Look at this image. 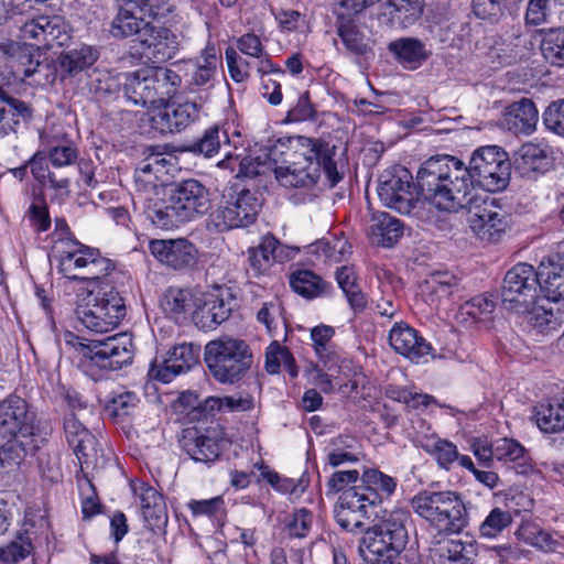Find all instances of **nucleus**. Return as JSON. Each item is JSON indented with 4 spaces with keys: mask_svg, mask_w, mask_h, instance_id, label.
Instances as JSON below:
<instances>
[{
    "mask_svg": "<svg viewBox=\"0 0 564 564\" xmlns=\"http://www.w3.org/2000/svg\"><path fill=\"white\" fill-rule=\"evenodd\" d=\"M335 153L336 147L324 139L295 135L279 139L263 158L226 153L218 166L232 172L237 169L238 177L252 178L273 173L284 187H310L324 172L330 186H335L341 178Z\"/></svg>",
    "mask_w": 564,
    "mask_h": 564,
    "instance_id": "f257e3e1",
    "label": "nucleus"
},
{
    "mask_svg": "<svg viewBox=\"0 0 564 564\" xmlns=\"http://www.w3.org/2000/svg\"><path fill=\"white\" fill-rule=\"evenodd\" d=\"M510 175L509 155L497 145L477 149L468 167L454 156L437 155L426 160L417 171L421 188L432 197L437 209L445 212L465 204L464 198L475 185L490 193L503 191Z\"/></svg>",
    "mask_w": 564,
    "mask_h": 564,
    "instance_id": "f03ea898",
    "label": "nucleus"
},
{
    "mask_svg": "<svg viewBox=\"0 0 564 564\" xmlns=\"http://www.w3.org/2000/svg\"><path fill=\"white\" fill-rule=\"evenodd\" d=\"M210 189L196 178L171 184L167 196L148 209V218L159 228L171 229L196 220L212 209Z\"/></svg>",
    "mask_w": 564,
    "mask_h": 564,
    "instance_id": "7ed1b4c3",
    "label": "nucleus"
},
{
    "mask_svg": "<svg viewBox=\"0 0 564 564\" xmlns=\"http://www.w3.org/2000/svg\"><path fill=\"white\" fill-rule=\"evenodd\" d=\"M378 195L386 206L419 219H429L426 214L431 207L437 208L432 197L421 188L419 180L414 183L405 167L384 172L379 180Z\"/></svg>",
    "mask_w": 564,
    "mask_h": 564,
    "instance_id": "20e7f679",
    "label": "nucleus"
},
{
    "mask_svg": "<svg viewBox=\"0 0 564 564\" xmlns=\"http://www.w3.org/2000/svg\"><path fill=\"white\" fill-rule=\"evenodd\" d=\"M75 313L87 329L101 334L116 328L126 316L127 308L113 284L106 283L88 289Z\"/></svg>",
    "mask_w": 564,
    "mask_h": 564,
    "instance_id": "39448f33",
    "label": "nucleus"
},
{
    "mask_svg": "<svg viewBox=\"0 0 564 564\" xmlns=\"http://www.w3.org/2000/svg\"><path fill=\"white\" fill-rule=\"evenodd\" d=\"M182 84L181 76L167 67H144L124 75V96L141 107L169 101Z\"/></svg>",
    "mask_w": 564,
    "mask_h": 564,
    "instance_id": "423d86ee",
    "label": "nucleus"
},
{
    "mask_svg": "<svg viewBox=\"0 0 564 564\" xmlns=\"http://www.w3.org/2000/svg\"><path fill=\"white\" fill-rule=\"evenodd\" d=\"M204 360L210 376L219 383L240 381L253 362L250 347L242 339L220 337L205 346Z\"/></svg>",
    "mask_w": 564,
    "mask_h": 564,
    "instance_id": "0eeeda50",
    "label": "nucleus"
},
{
    "mask_svg": "<svg viewBox=\"0 0 564 564\" xmlns=\"http://www.w3.org/2000/svg\"><path fill=\"white\" fill-rule=\"evenodd\" d=\"M262 207L260 195L247 188L239 192L230 188L217 207L208 214L206 227L209 231L225 232L253 224Z\"/></svg>",
    "mask_w": 564,
    "mask_h": 564,
    "instance_id": "6e6552de",
    "label": "nucleus"
},
{
    "mask_svg": "<svg viewBox=\"0 0 564 564\" xmlns=\"http://www.w3.org/2000/svg\"><path fill=\"white\" fill-rule=\"evenodd\" d=\"M69 250L59 254L58 271L69 280L88 281L89 288H97L109 280V274L115 270L111 260L102 257L98 249L90 248L78 241H68Z\"/></svg>",
    "mask_w": 564,
    "mask_h": 564,
    "instance_id": "1a4fd4ad",
    "label": "nucleus"
},
{
    "mask_svg": "<svg viewBox=\"0 0 564 564\" xmlns=\"http://www.w3.org/2000/svg\"><path fill=\"white\" fill-rule=\"evenodd\" d=\"M64 337L68 345L102 369L117 370L131 364L133 359L132 336L128 333H119L102 340L93 339L88 343L70 332H67Z\"/></svg>",
    "mask_w": 564,
    "mask_h": 564,
    "instance_id": "9d476101",
    "label": "nucleus"
},
{
    "mask_svg": "<svg viewBox=\"0 0 564 564\" xmlns=\"http://www.w3.org/2000/svg\"><path fill=\"white\" fill-rule=\"evenodd\" d=\"M539 269L520 262L509 269L505 275L501 299L507 308L517 313H527L539 299Z\"/></svg>",
    "mask_w": 564,
    "mask_h": 564,
    "instance_id": "9b49d317",
    "label": "nucleus"
},
{
    "mask_svg": "<svg viewBox=\"0 0 564 564\" xmlns=\"http://www.w3.org/2000/svg\"><path fill=\"white\" fill-rule=\"evenodd\" d=\"M409 513L403 510H395L379 523L366 529L362 538V545L368 552L376 555H387L400 553L408 543V531L405 522Z\"/></svg>",
    "mask_w": 564,
    "mask_h": 564,
    "instance_id": "f8f14e48",
    "label": "nucleus"
},
{
    "mask_svg": "<svg viewBox=\"0 0 564 564\" xmlns=\"http://www.w3.org/2000/svg\"><path fill=\"white\" fill-rule=\"evenodd\" d=\"M463 205L467 208V223L478 239L485 242H497L508 228L506 213L495 205V199L465 197Z\"/></svg>",
    "mask_w": 564,
    "mask_h": 564,
    "instance_id": "ddd939ff",
    "label": "nucleus"
},
{
    "mask_svg": "<svg viewBox=\"0 0 564 564\" xmlns=\"http://www.w3.org/2000/svg\"><path fill=\"white\" fill-rule=\"evenodd\" d=\"M376 501V494L352 486L340 494L334 507L335 519L346 531H362L366 520L377 516Z\"/></svg>",
    "mask_w": 564,
    "mask_h": 564,
    "instance_id": "4468645a",
    "label": "nucleus"
},
{
    "mask_svg": "<svg viewBox=\"0 0 564 564\" xmlns=\"http://www.w3.org/2000/svg\"><path fill=\"white\" fill-rule=\"evenodd\" d=\"M208 99L209 94L205 89L183 102H161L163 107H159L151 117V126L160 133L180 132L198 120Z\"/></svg>",
    "mask_w": 564,
    "mask_h": 564,
    "instance_id": "2eb2a0df",
    "label": "nucleus"
},
{
    "mask_svg": "<svg viewBox=\"0 0 564 564\" xmlns=\"http://www.w3.org/2000/svg\"><path fill=\"white\" fill-rule=\"evenodd\" d=\"M36 415L30 411L28 402L15 394L0 401V436L13 440L36 436Z\"/></svg>",
    "mask_w": 564,
    "mask_h": 564,
    "instance_id": "dca6fc26",
    "label": "nucleus"
},
{
    "mask_svg": "<svg viewBox=\"0 0 564 564\" xmlns=\"http://www.w3.org/2000/svg\"><path fill=\"white\" fill-rule=\"evenodd\" d=\"M24 41L46 50L64 46L70 39L69 29L59 15H39L25 21L20 28Z\"/></svg>",
    "mask_w": 564,
    "mask_h": 564,
    "instance_id": "f3484780",
    "label": "nucleus"
},
{
    "mask_svg": "<svg viewBox=\"0 0 564 564\" xmlns=\"http://www.w3.org/2000/svg\"><path fill=\"white\" fill-rule=\"evenodd\" d=\"M200 346L193 343L175 345L167 351L162 361L155 359L149 375L164 383L171 382L176 376L191 370L199 362Z\"/></svg>",
    "mask_w": 564,
    "mask_h": 564,
    "instance_id": "a211bd4d",
    "label": "nucleus"
},
{
    "mask_svg": "<svg viewBox=\"0 0 564 564\" xmlns=\"http://www.w3.org/2000/svg\"><path fill=\"white\" fill-rule=\"evenodd\" d=\"M149 249L160 263L173 270H185L197 261V249L186 238L153 239Z\"/></svg>",
    "mask_w": 564,
    "mask_h": 564,
    "instance_id": "6ab92c4d",
    "label": "nucleus"
},
{
    "mask_svg": "<svg viewBox=\"0 0 564 564\" xmlns=\"http://www.w3.org/2000/svg\"><path fill=\"white\" fill-rule=\"evenodd\" d=\"M139 42L145 55L155 63L173 58L180 48L178 37L172 30L151 22L143 28Z\"/></svg>",
    "mask_w": 564,
    "mask_h": 564,
    "instance_id": "aec40b11",
    "label": "nucleus"
},
{
    "mask_svg": "<svg viewBox=\"0 0 564 564\" xmlns=\"http://www.w3.org/2000/svg\"><path fill=\"white\" fill-rule=\"evenodd\" d=\"M98 58L99 51L96 46L80 43L64 50L58 55L56 69L62 80L75 78L82 74L88 75Z\"/></svg>",
    "mask_w": 564,
    "mask_h": 564,
    "instance_id": "412c9836",
    "label": "nucleus"
},
{
    "mask_svg": "<svg viewBox=\"0 0 564 564\" xmlns=\"http://www.w3.org/2000/svg\"><path fill=\"white\" fill-rule=\"evenodd\" d=\"M539 269V286L543 296L552 302L564 300V242L561 252L542 260Z\"/></svg>",
    "mask_w": 564,
    "mask_h": 564,
    "instance_id": "4be33fe9",
    "label": "nucleus"
},
{
    "mask_svg": "<svg viewBox=\"0 0 564 564\" xmlns=\"http://www.w3.org/2000/svg\"><path fill=\"white\" fill-rule=\"evenodd\" d=\"M389 343L398 354L416 362L433 350L431 344L420 336L416 329L403 322L395 323L391 328Z\"/></svg>",
    "mask_w": 564,
    "mask_h": 564,
    "instance_id": "5701e85b",
    "label": "nucleus"
},
{
    "mask_svg": "<svg viewBox=\"0 0 564 564\" xmlns=\"http://www.w3.org/2000/svg\"><path fill=\"white\" fill-rule=\"evenodd\" d=\"M539 111L531 99L521 98L507 106L500 118V127L514 134H530L535 130Z\"/></svg>",
    "mask_w": 564,
    "mask_h": 564,
    "instance_id": "b1692460",
    "label": "nucleus"
},
{
    "mask_svg": "<svg viewBox=\"0 0 564 564\" xmlns=\"http://www.w3.org/2000/svg\"><path fill=\"white\" fill-rule=\"evenodd\" d=\"M32 117L33 108L30 104L0 87V138L15 132L21 123L30 122Z\"/></svg>",
    "mask_w": 564,
    "mask_h": 564,
    "instance_id": "393cba45",
    "label": "nucleus"
},
{
    "mask_svg": "<svg viewBox=\"0 0 564 564\" xmlns=\"http://www.w3.org/2000/svg\"><path fill=\"white\" fill-rule=\"evenodd\" d=\"M180 442L182 448L195 462L209 464L220 455L219 440L216 435H212L209 431L202 433L196 429H186L183 431Z\"/></svg>",
    "mask_w": 564,
    "mask_h": 564,
    "instance_id": "a878e982",
    "label": "nucleus"
},
{
    "mask_svg": "<svg viewBox=\"0 0 564 564\" xmlns=\"http://www.w3.org/2000/svg\"><path fill=\"white\" fill-rule=\"evenodd\" d=\"M64 433L68 445L73 448L80 465H89L96 454L97 440L76 417L68 413L64 417Z\"/></svg>",
    "mask_w": 564,
    "mask_h": 564,
    "instance_id": "bb28decb",
    "label": "nucleus"
},
{
    "mask_svg": "<svg viewBox=\"0 0 564 564\" xmlns=\"http://www.w3.org/2000/svg\"><path fill=\"white\" fill-rule=\"evenodd\" d=\"M454 491H429L417 492L410 501L413 511L424 519L432 528L435 521L440 520Z\"/></svg>",
    "mask_w": 564,
    "mask_h": 564,
    "instance_id": "cd10ccee",
    "label": "nucleus"
},
{
    "mask_svg": "<svg viewBox=\"0 0 564 564\" xmlns=\"http://www.w3.org/2000/svg\"><path fill=\"white\" fill-rule=\"evenodd\" d=\"M424 0H389L384 3L381 17L391 26L405 29L413 25L422 15Z\"/></svg>",
    "mask_w": 564,
    "mask_h": 564,
    "instance_id": "c85d7f7f",
    "label": "nucleus"
},
{
    "mask_svg": "<svg viewBox=\"0 0 564 564\" xmlns=\"http://www.w3.org/2000/svg\"><path fill=\"white\" fill-rule=\"evenodd\" d=\"M388 51L398 63L409 69H416L431 55L425 44L415 37H401L388 44Z\"/></svg>",
    "mask_w": 564,
    "mask_h": 564,
    "instance_id": "c756f323",
    "label": "nucleus"
},
{
    "mask_svg": "<svg viewBox=\"0 0 564 564\" xmlns=\"http://www.w3.org/2000/svg\"><path fill=\"white\" fill-rule=\"evenodd\" d=\"M442 517L435 521V530L440 534L452 535L464 531L468 525L469 517L467 506L458 492H453Z\"/></svg>",
    "mask_w": 564,
    "mask_h": 564,
    "instance_id": "7c9ffc66",
    "label": "nucleus"
},
{
    "mask_svg": "<svg viewBox=\"0 0 564 564\" xmlns=\"http://www.w3.org/2000/svg\"><path fill=\"white\" fill-rule=\"evenodd\" d=\"M368 230L373 242L384 247H391L403 235L401 221L387 213L375 215Z\"/></svg>",
    "mask_w": 564,
    "mask_h": 564,
    "instance_id": "2f4dec72",
    "label": "nucleus"
},
{
    "mask_svg": "<svg viewBox=\"0 0 564 564\" xmlns=\"http://www.w3.org/2000/svg\"><path fill=\"white\" fill-rule=\"evenodd\" d=\"M161 306L167 315L178 322L185 319L186 315L193 312L196 303L189 290L172 286L164 292Z\"/></svg>",
    "mask_w": 564,
    "mask_h": 564,
    "instance_id": "473e14b6",
    "label": "nucleus"
},
{
    "mask_svg": "<svg viewBox=\"0 0 564 564\" xmlns=\"http://www.w3.org/2000/svg\"><path fill=\"white\" fill-rule=\"evenodd\" d=\"M536 424L544 433L564 430V398H554L535 408Z\"/></svg>",
    "mask_w": 564,
    "mask_h": 564,
    "instance_id": "72a5a7b5",
    "label": "nucleus"
},
{
    "mask_svg": "<svg viewBox=\"0 0 564 564\" xmlns=\"http://www.w3.org/2000/svg\"><path fill=\"white\" fill-rule=\"evenodd\" d=\"M514 162L524 174L543 172L550 164L549 150L540 144L525 143L516 152Z\"/></svg>",
    "mask_w": 564,
    "mask_h": 564,
    "instance_id": "f704fd0d",
    "label": "nucleus"
},
{
    "mask_svg": "<svg viewBox=\"0 0 564 564\" xmlns=\"http://www.w3.org/2000/svg\"><path fill=\"white\" fill-rule=\"evenodd\" d=\"M278 246L279 241L272 235H267L257 247L248 249V271L252 270L253 276H259L270 269Z\"/></svg>",
    "mask_w": 564,
    "mask_h": 564,
    "instance_id": "c9c22d12",
    "label": "nucleus"
},
{
    "mask_svg": "<svg viewBox=\"0 0 564 564\" xmlns=\"http://www.w3.org/2000/svg\"><path fill=\"white\" fill-rule=\"evenodd\" d=\"M219 57L215 45L207 44L200 56L195 62V70L192 75L189 87L208 85L215 77Z\"/></svg>",
    "mask_w": 564,
    "mask_h": 564,
    "instance_id": "e433bc0d",
    "label": "nucleus"
},
{
    "mask_svg": "<svg viewBox=\"0 0 564 564\" xmlns=\"http://www.w3.org/2000/svg\"><path fill=\"white\" fill-rule=\"evenodd\" d=\"M290 284L297 294L313 299L327 293L330 285L319 275L308 270H299L293 272L290 278Z\"/></svg>",
    "mask_w": 564,
    "mask_h": 564,
    "instance_id": "4c0bfd02",
    "label": "nucleus"
},
{
    "mask_svg": "<svg viewBox=\"0 0 564 564\" xmlns=\"http://www.w3.org/2000/svg\"><path fill=\"white\" fill-rule=\"evenodd\" d=\"M336 280L345 293L349 305L355 311H362L367 300L357 284V276L351 267L343 265L336 270Z\"/></svg>",
    "mask_w": 564,
    "mask_h": 564,
    "instance_id": "58836bf2",
    "label": "nucleus"
},
{
    "mask_svg": "<svg viewBox=\"0 0 564 564\" xmlns=\"http://www.w3.org/2000/svg\"><path fill=\"white\" fill-rule=\"evenodd\" d=\"M361 480L362 485L357 487L376 494L377 507L381 502L382 498L390 497L397 487V480L393 477L373 468L366 469L361 476Z\"/></svg>",
    "mask_w": 564,
    "mask_h": 564,
    "instance_id": "ea45409f",
    "label": "nucleus"
},
{
    "mask_svg": "<svg viewBox=\"0 0 564 564\" xmlns=\"http://www.w3.org/2000/svg\"><path fill=\"white\" fill-rule=\"evenodd\" d=\"M32 550L31 532L24 527L17 531L14 539L8 545L0 547V562L17 564L30 555Z\"/></svg>",
    "mask_w": 564,
    "mask_h": 564,
    "instance_id": "a19ab883",
    "label": "nucleus"
},
{
    "mask_svg": "<svg viewBox=\"0 0 564 564\" xmlns=\"http://www.w3.org/2000/svg\"><path fill=\"white\" fill-rule=\"evenodd\" d=\"M420 447L433 456L440 467L449 469L451 465L458 458L456 445L438 437H426L419 441Z\"/></svg>",
    "mask_w": 564,
    "mask_h": 564,
    "instance_id": "79ce46f5",
    "label": "nucleus"
},
{
    "mask_svg": "<svg viewBox=\"0 0 564 564\" xmlns=\"http://www.w3.org/2000/svg\"><path fill=\"white\" fill-rule=\"evenodd\" d=\"M541 53L552 65L564 66V28L551 29L544 32L541 41Z\"/></svg>",
    "mask_w": 564,
    "mask_h": 564,
    "instance_id": "37998d69",
    "label": "nucleus"
},
{
    "mask_svg": "<svg viewBox=\"0 0 564 564\" xmlns=\"http://www.w3.org/2000/svg\"><path fill=\"white\" fill-rule=\"evenodd\" d=\"M143 18L135 17L130 10L120 9L111 22V34L115 37H129L138 35L141 39L143 28L149 25Z\"/></svg>",
    "mask_w": 564,
    "mask_h": 564,
    "instance_id": "c03bdc74",
    "label": "nucleus"
},
{
    "mask_svg": "<svg viewBox=\"0 0 564 564\" xmlns=\"http://www.w3.org/2000/svg\"><path fill=\"white\" fill-rule=\"evenodd\" d=\"M523 0H473V11L477 18L498 20L506 12L517 10Z\"/></svg>",
    "mask_w": 564,
    "mask_h": 564,
    "instance_id": "a18cd8bd",
    "label": "nucleus"
},
{
    "mask_svg": "<svg viewBox=\"0 0 564 564\" xmlns=\"http://www.w3.org/2000/svg\"><path fill=\"white\" fill-rule=\"evenodd\" d=\"M223 141H229L227 132L220 130L218 126H213L204 132L202 138L187 145L186 151L210 158L219 151Z\"/></svg>",
    "mask_w": 564,
    "mask_h": 564,
    "instance_id": "49530a36",
    "label": "nucleus"
},
{
    "mask_svg": "<svg viewBox=\"0 0 564 564\" xmlns=\"http://www.w3.org/2000/svg\"><path fill=\"white\" fill-rule=\"evenodd\" d=\"M334 334V328L328 325H318L311 329L313 348L324 365H327L328 362H335L338 358L332 347V339Z\"/></svg>",
    "mask_w": 564,
    "mask_h": 564,
    "instance_id": "de8ad7c7",
    "label": "nucleus"
},
{
    "mask_svg": "<svg viewBox=\"0 0 564 564\" xmlns=\"http://www.w3.org/2000/svg\"><path fill=\"white\" fill-rule=\"evenodd\" d=\"M496 307L495 301L488 295H478L464 303L459 311L458 317L463 322H479L487 318Z\"/></svg>",
    "mask_w": 564,
    "mask_h": 564,
    "instance_id": "09e8293b",
    "label": "nucleus"
},
{
    "mask_svg": "<svg viewBox=\"0 0 564 564\" xmlns=\"http://www.w3.org/2000/svg\"><path fill=\"white\" fill-rule=\"evenodd\" d=\"M206 302L214 313V318L221 324L229 318L236 305V297L231 290L218 289L216 294H210Z\"/></svg>",
    "mask_w": 564,
    "mask_h": 564,
    "instance_id": "8fccbe9b",
    "label": "nucleus"
},
{
    "mask_svg": "<svg viewBox=\"0 0 564 564\" xmlns=\"http://www.w3.org/2000/svg\"><path fill=\"white\" fill-rule=\"evenodd\" d=\"M474 556V547L462 541L452 540L440 553L441 564H470Z\"/></svg>",
    "mask_w": 564,
    "mask_h": 564,
    "instance_id": "3c124183",
    "label": "nucleus"
},
{
    "mask_svg": "<svg viewBox=\"0 0 564 564\" xmlns=\"http://www.w3.org/2000/svg\"><path fill=\"white\" fill-rule=\"evenodd\" d=\"M512 522V516L509 511L494 508L479 527L481 536L495 538L508 528Z\"/></svg>",
    "mask_w": 564,
    "mask_h": 564,
    "instance_id": "603ef678",
    "label": "nucleus"
},
{
    "mask_svg": "<svg viewBox=\"0 0 564 564\" xmlns=\"http://www.w3.org/2000/svg\"><path fill=\"white\" fill-rule=\"evenodd\" d=\"M530 324L540 333H550L557 330L561 327L562 319L558 315V311L554 313L552 310H545L544 307L531 308L530 312Z\"/></svg>",
    "mask_w": 564,
    "mask_h": 564,
    "instance_id": "864d4df0",
    "label": "nucleus"
},
{
    "mask_svg": "<svg viewBox=\"0 0 564 564\" xmlns=\"http://www.w3.org/2000/svg\"><path fill=\"white\" fill-rule=\"evenodd\" d=\"M338 35L341 37L346 48L352 54L367 55L371 51L362 34L350 23L341 24L338 28Z\"/></svg>",
    "mask_w": 564,
    "mask_h": 564,
    "instance_id": "5fc2aeb1",
    "label": "nucleus"
},
{
    "mask_svg": "<svg viewBox=\"0 0 564 564\" xmlns=\"http://www.w3.org/2000/svg\"><path fill=\"white\" fill-rule=\"evenodd\" d=\"M33 442L32 446L24 444L22 441L7 443L0 448V466L19 464L23 455L33 454L40 447L37 440H33Z\"/></svg>",
    "mask_w": 564,
    "mask_h": 564,
    "instance_id": "6e6d98bb",
    "label": "nucleus"
},
{
    "mask_svg": "<svg viewBox=\"0 0 564 564\" xmlns=\"http://www.w3.org/2000/svg\"><path fill=\"white\" fill-rule=\"evenodd\" d=\"M545 128L564 138V98L552 101L542 113Z\"/></svg>",
    "mask_w": 564,
    "mask_h": 564,
    "instance_id": "4d7b16f0",
    "label": "nucleus"
},
{
    "mask_svg": "<svg viewBox=\"0 0 564 564\" xmlns=\"http://www.w3.org/2000/svg\"><path fill=\"white\" fill-rule=\"evenodd\" d=\"M495 458L506 462H519L525 458L524 447L512 438H501L495 443Z\"/></svg>",
    "mask_w": 564,
    "mask_h": 564,
    "instance_id": "13d9d810",
    "label": "nucleus"
},
{
    "mask_svg": "<svg viewBox=\"0 0 564 564\" xmlns=\"http://www.w3.org/2000/svg\"><path fill=\"white\" fill-rule=\"evenodd\" d=\"M134 188L140 199L150 202L153 196H158L162 188L158 175L134 173Z\"/></svg>",
    "mask_w": 564,
    "mask_h": 564,
    "instance_id": "bf43d9fd",
    "label": "nucleus"
},
{
    "mask_svg": "<svg viewBox=\"0 0 564 564\" xmlns=\"http://www.w3.org/2000/svg\"><path fill=\"white\" fill-rule=\"evenodd\" d=\"M46 155L54 167H64L77 161L78 150L69 143L56 144L48 149Z\"/></svg>",
    "mask_w": 564,
    "mask_h": 564,
    "instance_id": "052dcab7",
    "label": "nucleus"
},
{
    "mask_svg": "<svg viewBox=\"0 0 564 564\" xmlns=\"http://www.w3.org/2000/svg\"><path fill=\"white\" fill-rule=\"evenodd\" d=\"M149 498L154 499L153 506L149 510H144V512H142L143 518L152 528L160 527L166 522L163 498L155 489L148 488L147 499Z\"/></svg>",
    "mask_w": 564,
    "mask_h": 564,
    "instance_id": "680f3d73",
    "label": "nucleus"
},
{
    "mask_svg": "<svg viewBox=\"0 0 564 564\" xmlns=\"http://www.w3.org/2000/svg\"><path fill=\"white\" fill-rule=\"evenodd\" d=\"M226 61L229 74L235 82L241 83L250 76V63L238 56L232 47L226 50Z\"/></svg>",
    "mask_w": 564,
    "mask_h": 564,
    "instance_id": "e2e57ef3",
    "label": "nucleus"
},
{
    "mask_svg": "<svg viewBox=\"0 0 564 564\" xmlns=\"http://www.w3.org/2000/svg\"><path fill=\"white\" fill-rule=\"evenodd\" d=\"M188 508L194 516H217L225 509V502L221 497H214L206 500H191Z\"/></svg>",
    "mask_w": 564,
    "mask_h": 564,
    "instance_id": "0e129e2a",
    "label": "nucleus"
},
{
    "mask_svg": "<svg viewBox=\"0 0 564 564\" xmlns=\"http://www.w3.org/2000/svg\"><path fill=\"white\" fill-rule=\"evenodd\" d=\"M359 478L358 470H339L332 475L327 481V495H334L339 491L347 490L349 485L356 484Z\"/></svg>",
    "mask_w": 564,
    "mask_h": 564,
    "instance_id": "69168bd1",
    "label": "nucleus"
},
{
    "mask_svg": "<svg viewBox=\"0 0 564 564\" xmlns=\"http://www.w3.org/2000/svg\"><path fill=\"white\" fill-rule=\"evenodd\" d=\"M315 113L308 93H304L300 96L296 106L289 110L286 119L291 122L313 120Z\"/></svg>",
    "mask_w": 564,
    "mask_h": 564,
    "instance_id": "338daca9",
    "label": "nucleus"
},
{
    "mask_svg": "<svg viewBox=\"0 0 564 564\" xmlns=\"http://www.w3.org/2000/svg\"><path fill=\"white\" fill-rule=\"evenodd\" d=\"M28 216L31 225L40 232L46 231L51 226L48 207L43 200L31 204Z\"/></svg>",
    "mask_w": 564,
    "mask_h": 564,
    "instance_id": "774afa93",
    "label": "nucleus"
}]
</instances>
